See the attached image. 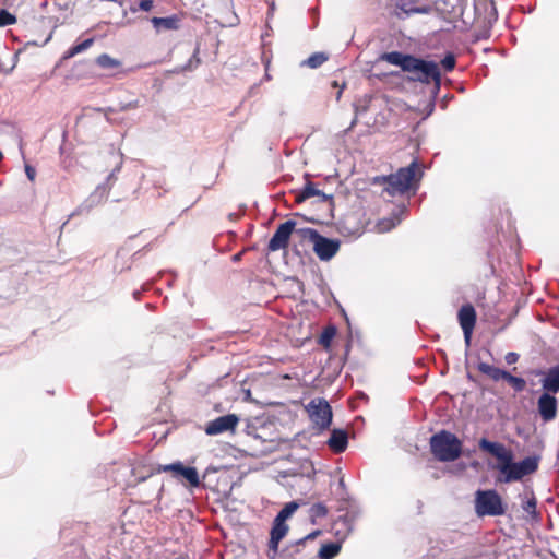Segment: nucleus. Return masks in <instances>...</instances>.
<instances>
[{"instance_id": "39448f33", "label": "nucleus", "mask_w": 559, "mask_h": 559, "mask_svg": "<svg viewBox=\"0 0 559 559\" xmlns=\"http://www.w3.org/2000/svg\"><path fill=\"white\" fill-rule=\"evenodd\" d=\"M299 231L313 243V251L320 260L329 261L337 253L340 249L338 240L323 237L311 228H304Z\"/></svg>"}, {"instance_id": "4be33fe9", "label": "nucleus", "mask_w": 559, "mask_h": 559, "mask_svg": "<svg viewBox=\"0 0 559 559\" xmlns=\"http://www.w3.org/2000/svg\"><path fill=\"white\" fill-rule=\"evenodd\" d=\"M393 5L405 14L409 13H426L427 9L417 8L414 0H392Z\"/></svg>"}, {"instance_id": "b1692460", "label": "nucleus", "mask_w": 559, "mask_h": 559, "mask_svg": "<svg viewBox=\"0 0 559 559\" xmlns=\"http://www.w3.org/2000/svg\"><path fill=\"white\" fill-rule=\"evenodd\" d=\"M95 62L102 69H117L121 66V62L118 59H115L107 53L99 55Z\"/></svg>"}, {"instance_id": "4c0bfd02", "label": "nucleus", "mask_w": 559, "mask_h": 559, "mask_svg": "<svg viewBox=\"0 0 559 559\" xmlns=\"http://www.w3.org/2000/svg\"><path fill=\"white\" fill-rule=\"evenodd\" d=\"M25 174L27 176V178L31 180V181H34L35 179V176H36V170L33 166L31 165H25Z\"/></svg>"}, {"instance_id": "9b49d317", "label": "nucleus", "mask_w": 559, "mask_h": 559, "mask_svg": "<svg viewBox=\"0 0 559 559\" xmlns=\"http://www.w3.org/2000/svg\"><path fill=\"white\" fill-rule=\"evenodd\" d=\"M239 418L235 414H228L211 420L205 426V433L209 436H216L227 431H234Z\"/></svg>"}, {"instance_id": "5701e85b", "label": "nucleus", "mask_w": 559, "mask_h": 559, "mask_svg": "<svg viewBox=\"0 0 559 559\" xmlns=\"http://www.w3.org/2000/svg\"><path fill=\"white\" fill-rule=\"evenodd\" d=\"M341 550V546L337 543H329L322 545L318 556L320 559H333Z\"/></svg>"}, {"instance_id": "f03ea898", "label": "nucleus", "mask_w": 559, "mask_h": 559, "mask_svg": "<svg viewBox=\"0 0 559 559\" xmlns=\"http://www.w3.org/2000/svg\"><path fill=\"white\" fill-rule=\"evenodd\" d=\"M430 450L440 462H453L461 456L462 442L452 432L441 430L430 438Z\"/></svg>"}, {"instance_id": "cd10ccee", "label": "nucleus", "mask_w": 559, "mask_h": 559, "mask_svg": "<svg viewBox=\"0 0 559 559\" xmlns=\"http://www.w3.org/2000/svg\"><path fill=\"white\" fill-rule=\"evenodd\" d=\"M401 222V217L393 215L390 218H384L379 223V229L381 231H389Z\"/></svg>"}, {"instance_id": "7c9ffc66", "label": "nucleus", "mask_w": 559, "mask_h": 559, "mask_svg": "<svg viewBox=\"0 0 559 559\" xmlns=\"http://www.w3.org/2000/svg\"><path fill=\"white\" fill-rule=\"evenodd\" d=\"M153 9V0H140L138 5H131L130 11L136 13L138 11L148 12Z\"/></svg>"}, {"instance_id": "7ed1b4c3", "label": "nucleus", "mask_w": 559, "mask_h": 559, "mask_svg": "<svg viewBox=\"0 0 559 559\" xmlns=\"http://www.w3.org/2000/svg\"><path fill=\"white\" fill-rule=\"evenodd\" d=\"M475 512L480 518L499 516L506 513V506L496 490H477L475 493Z\"/></svg>"}, {"instance_id": "dca6fc26", "label": "nucleus", "mask_w": 559, "mask_h": 559, "mask_svg": "<svg viewBox=\"0 0 559 559\" xmlns=\"http://www.w3.org/2000/svg\"><path fill=\"white\" fill-rule=\"evenodd\" d=\"M326 443L334 453L344 452L348 444L347 432L344 429H333Z\"/></svg>"}, {"instance_id": "e433bc0d", "label": "nucleus", "mask_w": 559, "mask_h": 559, "mask_svg": "<svg viewBox=\"0 0 559 559\" xmlns=\"http://www.w3.org/2000/svg\"><path fill=\"white\" fill-rule=\"evenodd\" d=\"M334 335V330L332 331H325L322 336H321V343L323 345H328L330 343V340L333 337Z\"/></svg>"}, {"instance_id": "2eb2a0df", "label": "nucleus", "mask_w": 559, "mask_h": 559, "mask_svg": "<svg viewBox=\"0 0 559 559\" xmlns=\"http://www.w3.org/2000/svg\"><path fill=\"white\" fill-rule=\"evenodd\" d=\"M106 187L103 185L98 186L95 191L91 193V195L73 211V213L70 215V218L90 212L95 205L99 204L106 198Z\"/></svg>"}, {"instance_id": "393cba45", "label": "nucleus", "mask_w": 559, "mask_h": 559, "mask_svg": "<svg viewBox=\"0 0 559 559\" xmlns=\"http://www.w3.org/2000/svg\"><path fill=\"white\" fill-rule=\"evenodd\" d=\"M328 60V56L324 52H316L312 53L308 59H306L302 64L307 66L311 69H317L322 66Z\"/></svg>"}, {"instance_id": "ddd939ff", "label": "nucleus", "mask_w": 559, "mask_h": 559, "mask_svg": "<svg viewBox=\"0 0 559 559\" xmlns=\"http://www.w3.org/2000/svg\"><path fill=\"white\" fill-rule=\"evenodd\" d=\"M537 408L544 421H551L557 416V399L554 395L549 394V392H545L539 396L537 401Z\"/></svg>"}, {"instance_id": "aec40b11", "label": "nucleus", "mask_w": 559, "mask_h": 559, "mask_svg": "<svg viewBox=\"0 0 559 559\" xmlns=\"http://www.w3.org/2000/svg\"><path fill=\"white\" fill-rule=\"evenodd\" d=\"M312 197H319L323 201H326V200L331 199L330 195H326L323 191L317 189L311 182H308L302 188V190L298 193V195L296 197V200L298 202H302V201H305L307 199H310Z\"/></svg>"}, {"instance_id": "1a4fd4ad", "label": "nucleus", "mask_w": 559, "mask_h": 559, "mask_svg": "<svg viewBox=\"0 0 559 559\" xmlns=\"http://www.w3.org/2000/svg\"><path fill=\"white\" fill-rule=\"evenodd\" d=\"M296 223L294 221H286L282 223L275 230L274 235L269 241L267 249L270 251H278L286 249L289 238L294 231Z\"/></svg>"}, {"instance_id": "f8f14e48", "label": "nucleus", "mask_w": 559, "mask_h": 559, "mask_svg": "<svg viewBox=\"0 0 559 559\" xmlns=\"http://www.w3.org/2000/svg\"><path fill=\"white\" fill-rule=\"evenodd\" d=\"M459 322L464 333V340L466 345L468 346L471 343V337L473 333V329L476 322V312L472 305H464L459 310Z\"/></svg>"}, {"instance_id": "58836bf2", "label": "nucleus", "mask_w": 559, "mask_h": 559, "mask_svg": "<svg viewBox=\"0 0 559 559\" xmlns=\"http://www.w3.org/2000/svg\"><path fill=\"white\" fill-rule=\"evenodd\" d=\"M504 359L508 365H512V364L516 362V360L519 359V355L510 352L506 355Z\"/></svg>"}, {"instance_id": "20e7f679", "label": "nucleus", "mask_w": 559, "mask_h": 559, "mask_svg": "<svg viewBox=\"0 0 559 559\" xmlns=\"http://www.w3.org/2000/svg\"><path fill=\"white\" fill-rule=\"evenodd\" d=\"M406 72L411 73V80L413 81L426 84L432 82L436 88L440 87L441 73L435 61H428L413 56Z\"/></svg>"}, {"instance_id": "423d86ee", "label": "nucleus", "mask_w": 559, "mask_h": 559, "mask_svg": "<svg viewBox=\"0 0 559 559\" xmlns=\"http://www.w3.org/2000/svg\"><path fill=\"white\" fill-rule=\"evenodd\" d=\"M310 420L319 430H324L332 423V409L324 399H313L306 406Z\"/></svg>"}, {"instance_id": "f257e3e1", "label": "nucleus", "mask_w": 559, "mask_h": 559, "mask_svg": "<svg viewBox=\"0 0 559 559\" xmlns=\"http://www.w3.org/2000/svg\"><path fill=\"white\" fill-rule=\"evenodd\" d=\"M420 177L418 164L413 160L407 167L400 168L395 174L374 177L373 182L383 185V191L394 197L405 194L411 189L416 190Z\"/></svg>"}, {"instance_id": "c85d7f7f", "label": "nucleus", "mask_w": 559, "mask_h": 559, "mask_svg": "<svg viewBox=\"0 0 559 559\" xmlns=\"http://www.w3.org/2000/svg\"><path fill=\"white\" fill-rule=\"evenodd\" d=\"M506 381L510 383L516 392H522L526 386V382L523 378L514 377L510 373H508Z\"/></svg>"}, {"instance_id": "bb28decb", "label": "nucleus", "mask_w": 559, "mask_h": 559, "mask_svg": "<svg viewBox=\"0 0 559 559\" xmlns=\"http://www.w3.org/2000/svg\"><path fill=\"white\" fill-rule=\"evenodd\" d=\"M298 504L296 502L287 503L276 515L274 520L285 523L287 519H289L294 512L297 510Z\"/></svg>"}, {"instance_id": "0eeeda50", "label": "nucleus", "mask_w": 559, "mask_h": 559, "mask_svg": "<svg viewBox=\"0 0 559 559\" xmlns=\"http://www.w3.org/2000/svg\"><path fill=\"white\" fill-rule=\"evenodd\" d=\"M479 448L497 457L499 461L497 469L499 471L500 476L507 474V471L513 463V455L510 450H507L503 444L489 441L486 438L479 440Z\"/></svg>"}, {"instance_id": "72a5a7b5", "label": "nucleus", "mask_w": 559, "mask_h": 559, "mask_svg": "<svg viewBox=\"0 0 559 559\" xmlns=\"http://www.w3.org/2000/svg\"><path fill=\"white\" fill-rule=\"evenodd\" d=\"M441 64L445 71H452L455 67V57L452 53H448L442 60Z\"/></svg>"}, {"instance_id": "f704fd0d", "label": "nucleus", "mask_w": 559, "mask_h": 559, "mask_svg": "<svg viewBox=\"0 0 559 559\" xmlns=\"http://www.w3.org/2000/svg\"><path fill=\"white\" fill-rule=\"evenodd\" d=\"M523 510L527 513H535L536 510V501L534 498L527 500L523 506Z\"/></svg>"}, {"instance_id": "c756f323", "label": "nucleus", "mask_w": 559, "mask_h": 559, "mask_svg": "<svg viewBox=\"0 0 559 559\" xmlns=\"http://www.w3.org/2000/svg\"><path fill=\"white\" fill-rule=\"evenodd\" d=\"M16 22V17L7 10H0V27L12 25Z\"/></svg>"}, {"instance_id": "2f4dec72", "label": "nucleus", "mask_w": 559, "mask_h": 559, "mask_svg": "<svg viewBox=\"0 0 559 559\" xmlns=\"http://www.w3.org/2000/svg\"><path fill=\"white\" fill-rule=\"evenodd\" d=\"M319 534H320V531H314V532L308 534L307 536H305L304 538L297 540L296 544L293 546V549L290 552L298 554L300 551L299 547L304 546L305 542L314 539Z\"/></svg>"}, {"instance_id": "473e14b6", "label": "nucleus", "mask_w": 559, "mask_h": 559, "mask_svg": "<svg viewBox=\"0 0 559 559\" xmlns=\"http://www.w3.org/2000/svg\"><path fill=\"white\" fill-rule=\"evenodd\" d=\"M328 513V509L322 503H316L310 508V515L312 518H323Z\"/></svg>"}, {"instance_id": "ea45409f", "label": "nucleus", "mask_w": 559, "mask_h": 559, "mask_svg": "<svg viewBox=\"0 0 559 559\" xmlns=\"http://www.w3.org/2000/svg\"><path fill=\"white\" fill-rule=\"evenodd\" d=\"M119 170H120V165H119V166H117V167L111 171V174L108 176V180H111V179L115 177L116 171H119Z\"/></svg>"}, {"instance_id": "c9c22d12", "label": "nucleus", "mask_w": 559, "mask_h": 559, "mask_svg": "<svg viewBox=\"0 0 559 559\" xmlns=\"http://www.w3.org/2000/svg\"><path fill=\"white\" fill-rule=\"evenodd\" d=\"M139 106H140L139 100L135 99V100H132V102H129V103H126V104H121L120 105V110L121 111H126V110H129V109L138 108Z\"/></svg>"}, {"instance_id": "a878e982", "label": "nucleus", "mask_w": 559, "mask_h": 559, "mask_svg": "<svg viewBox=\"0 0 559 559\" xmlns=\"http://www.w3.org/2000/svg\"><path fill=\"white\" fill-rule=\"evenodd\" d=\"M93 43H94V39L88 38L78 45H74L67 51L66 58H72V57L87 50L93 45Z\"/></svg>"}, {"instance_id": "6e6552de", "label": "nucleus", "mask_w": 559, "mask_h": 559, "mask_svg": "<svg viewBox=\"0 0 559 559\" xmlns=\"http://www.w3.org/2000/svg\"><path fill=\"white\" fill-rule=\"evenodd\" d=\"M538 468V457L527 456L520 462H513L507 474L499 476L500 483H512L521 480L524 476L533 474Z\"/></svg>"}, {"instance_id": "f3484780", "label": "nucleus", "mask_w": 559, "mask_h": 559, "mask_svg": "<svg viewBox=\"0 0 559 559\" xmlns=\"http://www.w3.org/2000/svg\"><path fill=\"white\" fill-rule=\"evenodd\" d=\"M411 55H404L399 51L385 52L380 56V60L386 61L393 66L400 67L403 71H407L412 60Z\"/></svg>"}, {"instance_id": "6ab92c4d", "label": "nucleus", "mask_w": 559, "mask_h": 559, "mask_svg": "<svg viewBox=\"0 0 559 559\" xmlns=\"http://www.w3.org/2000/svg\"><path fill=\"white\" fill-rule=\"evenodd\" d=\"M151 22L156 32H160L163 29H177L179 26V19L176 15L167 17H152Z\"/></svg>"}, {"instance_id": "9d476101", "label": "nucleus", "mask_w": 559, "mask_h": 559, "mask_svg": "<svg viewBox=\"0 0 559 559\" xmlns=\"http://www.w3.org/2000/svg\"><path fill=\"white\" fill-rule=\"evenodd\" d=\"M157 472H173L175 477H182L191 487L200 486V478L195 467L185 466L181 462L160 465Z\"/></svg>"}, {"instance_id": "4468645a", "label": "nucleus", "mask_w": 559, "mask_h": 559, "mask_svg": "<svg viewBox=\"0 0 559 559\" xmlns=\"http://www.w3.org/2000/svg\"><path fill=\"white\" fill-rule=\"evenodd\" d=\"M287 532L288 525L286 523L274 520L269 542L267 556L270 559L276 558L278 551V544L286 536Z\"/></svg>"}, {"instance_id": "79ce46f5", "label": "nucleus", "mask_w": 559, "mask_h": 559, "mask_svg": "<svg viewBox=\"0 0 559 559\" xmlns=\"http://www.w3.org/2000/svg\"><path fill=\"white\" fill-rule=\"evenodd\" d=\"M2 157H3V155H2V153L0 152V160L2 159Z\"/></svg>"}, {"instance_id": "a19ab883", "label": "nucleus", "mask_w": 559, "mask_h": 559, "mask_svg": "<svg viewBox=\"0 0 559 559\" xmlns=\"http://www.w3.org/2000/svg\"><path fill=\"white\" fill-rule=\"evenodd\" d=\"M338 486L340 488L344 489L345 488V483H344V479L341 478L340 481H338Z\"/></svg>"}, {"instance_id": "a211bd4d", "label": "nucleus", "mask_w": 559, "mask_h": 559, "mask_svg": "<svg viewBox=\"0 0 559 559\" xmlns=\"http://www.w3.org/2000/svg\"><path fill=\"white\" fill-rule=\"evenodd\" d=\"M543 389L547 392L557 393L559 392V364L551 367L546 377L542 381Z\"/></svg>"}, {"instance_id": "412c9836", "label": "nucleus", "mask_w": 559, "mask_h": 559, "mask_svg": "<svg viewBox=\"0 0 559 559\" xmlns=\"http://www.w3.org/2000/svg\"><path fill=\"white\" fill-rule=\"evenodd\" d=\"M478 370L484 373V374H487L488 377H490L493 381H499V380H507V377H508V371H504L502 369H499L495 366H491L489 364H486V362H479L478 364Z\"/></svg>"}]
</instances>
